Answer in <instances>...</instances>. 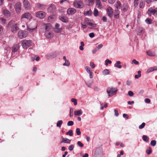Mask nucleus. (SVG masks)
<instances>
[{"mask_svg": "<svg viewBox=\"0 0 157 157\" xmlns=\"http://www.w3.org/2000/svg\"><path fill=\"white\" fill-rule=\"evenodd\" d=\"M32 43L31 40H25L22 41L21 45L24 48H27L31 45Z\"/></svg>", "mask_w": 157, "mask_h": 157, "instance_id": "f257e3e1", "label": "nucleus"}, {"mask_svg": "<svg viewBox=\"0 0 157 157\" xmlns=\"http://www.w3.org/2000/svg\"><path fill=\"white\" fill-rule=\"evenodd\" d=\"M117 90V88L110 87L108 88L107 92L108 96H109L113 94H116Z\"/></svg>", "mask_w": 157, "mask_h": 157, "instance_id": "f03ea898", "label": "nucleus"}, {"mask_svg": "<svg viewBox=\"0 0 157 157\" xmlns=\"http://www.w3.org/2000/svg\"><path fill=\"white\" fill-rule=\"evenodd\" d=\"M18 37L22 39L27 37L28 35V33L27 31L23 30H21L18 32Z\"/></svg>", "mask_w": 157, "mask_h": 157, "instance_id": "7ed1b4c3", "label": "nucleus"}, {"mask_svg": "<svg viewBox=\"0 0 157 157\" xmlns=\"http://www.w3.org/2000/svg\"><path fill=\"white\" fill-rule=\"evenodd\" d=\"M46 16V13L42 11H39L35 13V16L40 19L44 18Z\"/></svg>", "mask_w": 157, "mask_h": 157, "instance_id": "20e7f679", "label": "nucleus"}, {"mask_svg": "<svg viewBox=\"0 0 157 157\" xmlns=\"http://www.w3.org/2000/svg\"><path fill=\"white\" fill-rule=\"evenodd\" d=\"M14 7L16 12L17 13H20L21 9V3L19 2H17L15 4Z\"/></svg>", "mask_w": 157, "mask_h": 157, "instance_id": "39448f33", "label": "nucleus"}, {"mask_svg": "<svg viewBox=\"0 0 157 157\" xmlns=\"http://www.w3.org/2000/svg\"><path fill=\"white\" fill-rule=\"evenodd\" d=\"M148 12V14L150 16H151V14L154 16L157 15V9H153L151 8L149 9Z\"/></svg>", "mask_w": 157, "mask_h": 157, "instance_id": "423d86ee", "label": "nucleus"}, {"mask_svg": "<svg viewBox=\"0 0 157 157\" xmlns=\"http://www.w3.org/2000/svg\"><path fill=\"white\" fill-rule=\"evenodd\" d=\"M23 3L24 6L25 10H29L30 9L31 6L28 0H23Z\"/></svg>", "mask_w": 157, "mask_h": 157, "instance_id": "0eeeda50", "label": "nucleus"}, {"mask_svg": "<svg viewBox=\"0 0 157 157\" xmlns=\"http://www.w3.org/2000/svg\"><path fill=\"white\" fill-rule=\"evenodd\" d=\"M19 29V24L17 23L14 24L11 27V31L13 33H16L17 31Z\"/></svg>", "mask_w": 157, "mask_h": 157, "instance_id": "6e6552de", "label": "nucleus"}, {"mask_svg": "<svg viewBox=\"0 0 157 157\" xmlns=\"http://www.w3.org/2000/svg\"><path fill=\"white\" fill-rule=\"evenodd\" d=\"M106 11L108 16L110 18L112 17L113 13L112 8L110 7H109L107 8Z\"/></svg>", "mask_w": 157, "mask_h": 157, "instance_id": "1a4fd4ad", "label": "nucleus"}, {"mask_svg": "<svg viewBox=\"0 0 157 157\" xmlns=\"http://www.w3.org/2000/svg\"><path fill=\"white\" fill-rule=\"evenodd\" d=\"M36 6L38 9L40 10L44 9L46 7V5L39 3H36Z\"/></svg>", "mask_w": 157, "mask_h": 157, "instance_id": "9d476101", "label": "nucleus"}, {"mask_svg": "<svg viewBox=\"0 0 157 157\" xmlns=\"http://www.w3.org/2000/svg\"><path fill=\"white\" fill-rule=\"evenodd\" d=\"M76 10L75 9L69 8L67 10V13L68 15H73L76 12Z\"/></svg>", "mask_w": 157, "mask_h": 157, "instance_id": "9b49d317", "label": "nucleus"}, {"mask_svg": "<svg viewBox=\"0 0 157 157\" xmlns=\"http://www.w3.org/2000/svg\"><path fill=\"white\" fill-rule=\"evenodd\" d=\"M59 20L64 23H67L68 21V18L66 17L62 16H59Z\"/></svg>", "mask_w": 157, "mask_h": 157, "instance_id": "f8f14e48", "label": "nucleus"}, {"mask_svg": "<svg viewBox=\"0 0 157 157\" xmlns=\"http://www.w3.org/2000/svg\"><path fill=\"white\" fill-rule=\"evenodd\" d=\"M45 35L48 39H52L53 37V34L50 31L45 32Z\"/></svg>", "mask_w": 157, "mask_h": 157, "instance_id": "ddd939ff", "label": "nucleus"}, {"mask_svg": "<svg viewBox=\"0 0 157 157\" xmlns=\"http://www.w3.org/2000/svg\"><path fill=\"white\" fill-rule=\"evenodd\" d=\"M31 16V14L29 13H25L22 15L21 19L22 20L24 18H26L28 19L30 18Z\"/></svg>", "mask_w": 157, "mask_h": 157, "instance_id": "4468645a", "label": "nucleus"}, {"mask_svg": "<svg viewBox=\"0 0 157 157\" xmlns=\"http://www.w3.org/2000/svg\"><path fill=\"white\" fill-rule=\"evenodd\" d=\"M3 13L5 17H9L11 16L10 12L6 9H4L3 10Z\"/></svg>", "mask_w": 157, "mask_h": 157, "instance_id": "2eb2a0df", "label": "nucleus"}, {"mask_svg": "<svg viewBox=\"0 0 157 157\" xmlns=\"http://www.w3.org/2000/svg\"><path fill=\"white\" fill-rule=\"evenodd\" d=\"M146 53L148 55L150 56H154L155 55V51L151 50L146 51Z\"/></svg>", "mask_w": 157, "mask_h": 157, "instance_id": "dca6fc26", "label": "nucleus"}, {"mask_svg": "<svg viewBox=\"0 0 157 157\" xmlns=\"http://www.w3.org/2000/svg\"><path fill=\"white\" fill-rule=\"evenodd\" d=\"M71 140H70L67 138H64L63 137L61 138V143H65L70 144Z\"/></svg>", "mask_w": 157, "mask_h": 157, "instance_id": "f3484780", "label": "nucleus"}, {"mask_svg": "<svg viewBox=\"0 0 157 157\" xmlns=\"http://www.w3.org/2000/svg\"><path fill=\"white\" fill-rule=\"evenodd\" d=\"M94 1L95 0H86L85 2L87 5L90 6L94 4Z\"/></svg>", "mask_w": 157, "mask_h": 157, "instance_id": "a211bd4d", "label": "nucleus"}, {"mask_svg": "<svg viewBox=\"0 0 157 157\" xmlns=\"http://www.w3.org/2000/svg\"><path fill=\"white\" fill-rule=\"evenodd\" d=\"M45 31H49L50 30L51 27L52 25H51L49 24V23H48V24H45Z\"/></svg>", "mask_w": 157, "mask_h": 157, "instance_id": "6ab92c4d", "label": "nucleus"}, {"mask_svg": "<svg viewBox=\"0 0 157 157\" xmlns=\"http://www.w3.org/2000/svg\"><path fill=\"white\" fill-rule=\"evenodd\" d=\"M145 5V1L144 0H141L140 1L139 7L140 8L142 9L143 8Z\"/></svg>", "mask_w": 157, "mask_h": 157, "instance_id": "aec40b11", "label": "nucleus"}, {"mask_svg": "<svg viewBox=\"0 0 157 157\" xmlns=\"http://www.w3.org/2000/svg\"><path fill=\"white\" fill-rule=\"evenodd\" d=\"M96 4L98 8H102V4H101L100 0H96Z\"/></svg>", "mask_w": 157, "mask_h": 157, "instance_id": "412c9836", "label": "nucleus"}, {"mask_svg": "<svg viewBox=\"0 0 157 157\" xmlns=\"http://www.w3.org/2000/svg\"><path fill=\"white\" fill-rule=\"evenodd\" d=\"M156 70H157V67H151L147 70L146 72L148 73Z\"/></svg>", "mask_w": 157, "mask_h": 157, "instance_id": "4be33fe9", "label": "nucleus"}, {"mask_svg": "<svg viewBox=\"0 0 157 157\" xmlns=\"http://www.w3.org/2000/svg\"><path fill=\"white\" fill-rule=\"evenodd\" d=\"M14 24V21L13 20H11L8 23L7 27V28L11 27Z\"/></svg>", "mask_w": 157, "mask_h": 157, "instance_id": "5701e85b", "label": "nucleus"}, {"mask_svg": "<svg viewBox=\"0 0 157 157\" xmlns=\"http://www.w3.org/2000/svg\"><path fill=\"white\" fill-rule=\"evenodd\" d=\"M92 14V12L90 9L85 12L84 13V15L86 16H91Z\"/></svg>", "mask_w": 157, "mask_h": 157, "instance_id": "b1692460", "label": "nucleus"}, {"mask_svg": "<svg viewBox=\"0 0 157 157\" xmlns=\"http://www.w3.org/2000/svg\"><path fill=\"white\" fill-rule=\"evenodd\" d=\"M121 63V62L120 61H117L116 63L114 64V66L115 67H117L119 68H121L122 66L121 65H120Z\"/></svg>", "mask_w": 157, "mask_h": 157, "instance_id": "393cba45", "label": "nucleus"}, {"mask_svg": "<svg viewBox=\"0 0 157 157\" xmlns=\"http://www.w3.org/2000/svg\"><path fill=\"white\" fill-rule=\"evenodd\" d=\"M128 7L126 4L124 5L123 6L121 10L124 12H126L128 10Z\"/></svg>", "mask_w": 157, "mask_h": 157, "instance_id": "a878e982", "label": "nucleus"}, {"mask_svg": "<svg viewBox=\"0 0 157 157\" xmlns=\"http://www.w3.org/2000/svg\"><path fill=\"white\" fill-rule=\"evenodd\" d=\"M115 11L117 12V13L114 14V17L115 18L117 19L119 17V13L118 10H115Z\"/></svg>", "mask_w": 157, "mask_h": 157, "instance_id": "bb28decb", "label": "nucleus"}, {"mask_svg": "<svg viewBox=\"0 0 157 157\" xmlns=\"http://www.w3.org/2000/svg\"><path fill=\"white\" fill-rule=\"evenodd\" d=\"M94 15L95 17H97L98 15V11L96 9V8H95L93 12Z\"/></svg>", "mask_w": 157, "mask_h": 157, "instance_id": "cd10ccee", "label": "nucleus"}, {"mask_svg": "<svg viewBox=\"0 0 157 157\" xmlns=\"http://www.w3.org/2000/svg\"><path fill=\"white\" fill-rule=\"evenodd\" d=\"M6 20L5 18H0V21L1 22V23L2 24H3V25L5 24L6 23Z\"/></svg>", "mask_w": 157, "mask_h": 157, "instance_id": "c85d7f7f", "label": "nucleus"}, {"mask_svg": "<svg viewBox=\"0 0 157 157\" xmlns=\"http://www.w3.org/2000/svg\"><path fill=\"white\" fill-rule=\"evenodd\" d=\"M143 140L145 142H148L149 140V139L148 137L144 135L142 136Z\"/></svg>", "mask_w": 157, "mask_h": 157, "instance_id": "c756f323", "label": "nucleus"}, {"mask_svg": "<svg viewBox=\"0 0 157 157\" xmlns=\"http://www.w3.org/2000/svg\"><path fill=\"white\" fill-rule=\"evenodd\" d=\"M121 2L119 1H117L115 4L116 8L118 9L119 7L121 6Z\"/></svg>", "mask_w": 157, "mask_h": 157, "instance_id": "7c9ffc66", "label": "nucleus"}, {"mask_svg": "<svg viewBox=\"0 0 157 157\" xmlns=\"http://www.w3.org/2000/svg\"><path fill=\"white\" fill-rule=\"evenodd\" d=\"M145 21L146 23L148 24H151L152 23V20L150 18H147L145 20Z\"/></svg>", "mask_w": 157, "mask_h": 157, "instance_id": "2f4dec72", "label": "nucleus"}, {"mask_svg": "<svg viewBox=\"0 0 157 157\" xmlns=\"http://www.w3.org/2000/svg\"><path fill=\"white\" fill-rule=\"evenodd\" d=\"M102 74L104 75H108L109 74V71L108 69H105L103 71Z\"/></svg>", "mask_w": 157, "mask_h": 157, "instance_id": "473e14b6", "label": "nucleus"}, {"mask_svg": "<svg viewBox=\"0 0 157 157\" xmlns=\"http://www.w3.org/2000/svg\"><path fill=\"white\" fill-rule=\"evenodd\" d=\"M63 122V121L62 120L59 121L57 123V126L59 127H60Z\"/></svg>", "mask_w": 157, "mask_h": 157, "instance_id": "72a5a7b5", "label": "nucleus"}, {"mask_svg": "<svg viewBox=\"0 0 157 157\" xmlns=\"http://www.w3.org/2000/svg\"><path fill=\"white\" fill-rule=\"evenodd\" d=\"M146 153L148 155L152 153L151 148V147H149L146 150Z\"/></svg>", "mask_w": 157, "mask_h": 157, "instance_id": "f704fd0d", "label": "nucleus"}, {"mask_svg": "<svg viewBox=\"0 0 157 157\" xmlns=\"http://www.w3.org/2000/svg\"><path fill=\"white\" fill-rule=\"evenodd\" d=\"M66 134L70 136H72L73 135L72 131L71 130H69L68 132L66 133Z\"/></svg>", "mask_w": 157, "mask_h": 157, "instance_id": "c9c22d12", "label": "nucleus"}, {"mask_svg": "<svg viewBox=\"0 0 157 157\" xmlns=\"http://www.w3.org/2000/svg\"><path fill=\"white\" fill-rule=\"evenodd\" d=\"M85 69L86 71L88 73L92 71V70L89 66H86L85 67Z\"/></svg>", "mask_w": 157, "mask_h": 157, "instance_id": "e433bc0d", "label": "nucleus"}, {"mask_svg": "<svg viewBox=\"0 0 157 157\" xmlns=\"http://www.w3.org/2000/svg\"><path fill=\"white\" fill-rule=\"evenodd\" d=\"M86 83L88 87H90L92 84V81L91 80H90L89 82H86Z\"/></svg>", "mask_w": 157, "mask_h": 157, "instance_id": "4c0bfd02", "label": "nucleus"}, {"mask_svg": "<svg viewBox=\"0 0 157 157\" xmlns=\"http://www.w3.org/2000/svg\"><path fill=\"white\" fill-rule=\"evenodd\" d=\"M73 109L72 108L70 109V117H72L73 115Z\"/></svg>", "mask_w": 157, "mask_h": 157, "instance_id": "58836bf2", "label": "nucleus"}, {"mask_svg": "<svg viewBox=\"0 0 157 157\" xmlns=\"http://www.w3.org/2000/svg\"><path fill=\"white\" fill-rule=\"evenodd\" d=\"M139 0H134V5L135 7H136L139 3Z\"/></svg>", "mask_w": 157, "mask_h": 157, "instance_id": "ea45409f", "label": "nucleus"}, {"mask_svg": "<svg viewBox=\"0 0 157 157\" xmlns=\"http://www.w3.org/2000/svg\"><path fill=\"white\" fill-rule=\"evenodd\" d=\"M74 6L77 8H78V1H75L74 3Z\"/></svg>", "mask_w": 157, "mask_h": 157, "instance_id": "a19ab883", "label": "nucleus"}, {"mask_svg": "<svg viewBox=\"0 0 157 157\" xmlns=\"http://www.w3.org/2000/svg\"><path fill=\"white\" fill-rule=\"evenodd\" d=\"M156 142L155 140H152L151 142V144L152 146H154L155 145Z\"/></svg>", "mask_w": 157, "mask_h": 157, "instance_id": "79ce46f5", "label": "nucleus"}, {"mask_svg": "<svg viewBox=\"0 0 157 157\" xmlns=\"http://www.w3.org/2000/svg\"><path fill=\"white\" fill-rule=\"evenodd\" d=\"M143 31V29L142 28H140L137 31V33L139 35H141L142 34Z\"/></svg>", "mask_w": 157, "mask_h": 157, "instance_id": "37998d69", "label": "nucleus"}, {"mask_svg": "<svg viewBox=\"0 0 157 157\" xmlns=\"http://www.w3.org/2000/svg\"><path fill=\"white\" fill-rule=\"evenodd\" d=\"M145 125V123L144 122H143L141 124V125L139 126V128L140 129H142L144 127Z\"/></svg>", "mask_w": 157, "mask_h": 157, "instance_id": "c03bdc74", "label": "nucleus"}, {"mask_svg": "<svg viewBox=\"0 0 157 157\" xmlns=\"http://www.w3.org/2000/svg\"><path fill=\"white\" fill-rule=\"evenodd\" d=\"M71 101L72 102L74 103V105H76L77 104V101L74 98H72L71 99Z\"/></svg>", "mask_w": 157, "mask_h": 157, "instance_id": "a18cd8bd", "label": "nucleus"}, {"mask_svg": "<svg viewBox=\"0 0 157 157\" xmlns=\"http://www.w3.org/2000/svg\"><path fill=\"white\" fill-rule=\"evenodd\" d=\"M63 65L68 66L70 65L69 62L67 60L65 61V63L63 64Z\"/></svg>", "mask_w": 157, "mask_h": 157, "instance_id": "49530a36", "label": "nucleus"}, {"mask_svg": "<svg viewBox=\"0 0 157 157\" xmlns=\"http://www.w3.org/2000/svg\"><path fill=\"white\" fill-rule=\"evenodd\" d=\"M37 28V26H36V27L35 28H30L28 26H27V29L28 31H29L31 32H33V31H34L35 29Z\"/></svg>", "mask_w": 157, "mask_h": 157, "instance_id": "de8ad7c7", "label": "nucleus"}, {"mask_svg": "<svg viewBox=\"0 0 157 157\" xmlns=\"http://www.w3.org/2000/svg\"><path fill=\"white\" fill-rule=\"evenodd\" d=\"M80 44H81V46H80L79 47V49H83V47L84 45V42L83 41L81 42Z\"/></svg>", "mask_w": 157, "mask_h": 157, "instance_id": "09e8293b", "label": "nucleus"}, {"mask_svg": "<svg viewBox=\"0 0 157 157\" xmlns=\"http://www.w3.org/2000/svg\"><path fill=\"white\" fill-rule=\"evenodd\" d=\"M74 124V123L72 121H68L67 123V125L68 126H72Z\"/></svg>", "mask_w": 157, "mask_h": 157, "instance_id": "8fccbe9b", "label": "nucleus"}, {"mask_svg": "<svg viewBox=\"0 0 157 157\" xmlns=\"http://www.w3.org/2000/svg\"><path fill=\"white\" fill-rule=\"evenodd\" d=\"M139 63V62L136 61L135 59H133L132 60V64L134 63L136 65H137V64H138Z\"/></svg>", "mask_w": 157, "mask_h": 157, "instance_id": "3c124183", "label": "nucleus"}, {"mask_svg": "<svg viewBox=\"0 0 157 157\" xmlns=\"http://www.w3.org/2000/svg\"><path fill=\"white\" fill-rule=\"evenodd\" d=\"M88 25L92 26V27H95L96 26V24L90 22L88 23Z\"/></svg>", "mask_w": 157, "mask_h": 157, "instance_id": "603ef678", "label": "nucleus"}, {"mask_svg": "<svg viewBox=\"0 0 157 157\" xmlns=\"http://www.w3.org/2000/svg\"><path fill=\"white\" fill-rule=\"evenodd\" d=\"M105 65H107L108 64V63L111 64L112 63V62L111 61L107 59H106L105 61Z\"/></svg>", "mask_w": 157, "mask_h": 157, "instance_id": "864d4df0", "label": "nucleus"}, {"mask_svg": "<svg viewBox=\"0 0 157 157\" xmlns=\"http://www.w3.org/2000/svg\"><path fill=\"white\" fill-rule=\"evenodd\" d=\"M114 112L115 113V115L117 117L119 116V114L118 113V111L117 109H115L114 110Z\"/></svg>", "mask_w": 157, "mask_h": 157, "instance_id": "5fc2aeb1", "label": "nucleus"}, {"mask_svg": "<svg viewBox=\"0 0 157 157\" xmlns=\"http://www.w3.org/2000/svg\"><path fill=\"white\" fill-rule=\"evenodd\" d=\"M90 66L92 68H94L95 67V65L93 62H90Z\"/></svg>", "mask_w": 157, "mask_h": 157, "instance_id": "6e6d98bb", "label": "nucleus"}, {"mask_svg": "<svg viewBox=\"0 0 157 157\" xmlns=\"http://www.w3.org/2000/svg\"><path fill=\"white\" fill-rule=\"evenodd\" d=\"M74 147V145H71L69 147L68 149L70 151H71L73 150Z\"/></svg>", "mask_w": 157, "mask_h": 157, "instance_id": "4d7b16f0", "label": "nucleus"}, {"mask_svg": "<svg viewBox=\"0 0 157 157\" xmlns=\"http://www.w3.org/2000/svg\"><path fill=\"white\" fill-rule=\"evenodd\" d=\"M145 102L147 103H150L151 102L150 100L148 98H146L145 99Z\"/></svg>", "mask_w": 157, "mask_h": 157, "instance_id": "13d9d810", "label": "nucleus"}, {"mask_svg": "<svg viewBox=\"0 0 157 157\" xmlns=\"http://www.w3.org/2000/svg\"><path fill=\"white\" fill-rule=\"evenodd\" d=\"M83 6V5L82 2L79 1V8H82Z\"/></svg>", "mask_w": 157, "mask_h": 157, "instance_id": "bf43d9fd", "label": "nucleus"}, {"mask_svg": "<svg viewBox=\"0 0 157 157\" xmlns=\"http://www.w3.org/2000/svg\"><path fill=\"white\" fill-rule=\"evenodd\" d=\"M103 47V44H100L98 45V46L96 47V49H100L102 48ZM96 49V48L95 49Z\"/></svg>", "mask_w": 157, "mask_h": 157, "instance_id": "052dcab7", "label": "nucleus"}, {"mask_svg": "<svg viewBox=\"0 0 157 157\" xmlns=\"http://www.w3.org/2000/svg\"><path fill=\"white\" fill-rule=\"evenodd\" d=\"M89 36L90 38H92L95 35L93 33H91L89 34Z\"/></svg>", "mask_w": 157, "mask_h": 157, "instance_id": "680f3d73", "label": "nucleus"}, {"mask_svg": "<svg viewBox=\"0 0 157 157\" xmlns=\"http://www.w3.org/2000/svg\"><path fill=\"white\" fill-rule=\"evenodd\" d=\"M133 93L131 91H129L128 92V95L130 96H132L133 95Z\"/></svg>", "mask_w": 157, "mask_h": 157, "instance_id": "e2e57ef3", "label": "nucleus"}, {"mask_svg": "<svg viewBox=\"0 0 157 157\" xmlns=\"http://www.w3.org/2000/svg\"><path fill=\"white\" fill-rule=\"evenodd\" d=\"M85 21L87 25H88V23H90L89 19L88 18H86L85 19Z\"/></svg>", "mask_w": 157, "mask_h": 157, "instance_id": "0e129e2a", "label": "nucleus"}, {"mask_svg": "<svg viewBox=\"0 0 157 157\" xmlns=\"http://www.w3.org/2000/svg\"><path fill=\"white\" fill-rule=\"evenodd\" d=\"M109 3L111 4H113L115 2V0H108Z\"/></svg>", "mask_w": 157, "mask_h": 157, "instance_id": "69168bd1", "label": "nucleus"}, {"mask_svg": "<svg viewBox=\"0 0 157 157\" xmlns=\"http://www.w3.org/2000/svg\"><path fill=\"white\" fill-rule=\"evenodd\" d=\"M123 116L124 118H126L127 119H128L129 118V117L128 114H123Z\"/></svg>", "mask_w": 157, "mask_h": 157, "instance_id": "338daca9", "label": "nucleus"}, {"mask_svg": "<svg viewBox=\"0 0 157 157\" xmlns=\"http://www.w3.org/2000/svg\"><path fill=\"white\" fill-rule=\"evenodd\" d=\"M102 21H103L104 22H106L107 21V18L106 17L103 16L102 17Z\"/></svg>", "mask_w": 157, "mask_h": 157, "instance_id": "774afa93", "label": "nucleus"}]
</instances>
